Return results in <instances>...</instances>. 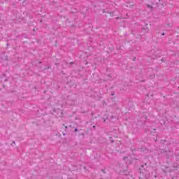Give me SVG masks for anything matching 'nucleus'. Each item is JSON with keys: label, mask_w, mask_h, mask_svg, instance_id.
Masks as SVG:
<instances>
[{"label": "nucleus", "mask_w": 179, "mask_h": 179, "mask_svg": "<svg viewBox=\"0 0 179 179\" xmlns=\"http://www.w3.org/2000/svg\"><path fill=\"white\" fill-rule=\"evenodd\" d=\"M159 2H160V0H153L152 3V5H159Z\"/></svg>", "instance_id": "3"}, {"label": "nucleus", "mask_w": 179, "mask_h": 179, "mask_svg": "<svg viewBox=\"0 0 179 179\" xmlns=\"http://www.w3.org/2000/svg\"><path fill=\"white\" fill-rule=\"evenodd\" d=\"M78 128H76L75 129H74V132H78Z\"/></svg>", "instance_id": "6"}, {"label": "nucleus", "mask_w": 179, "mask_h": 179, "mask_svg": "<svg viewBox=\"0 0 179 179\" xmlns=\"http://www.w3.org/2000/svg\"><path fill=\"white\" fill-rule=\"evenodd\" d=\"M141 1H143V0H141Z\"/></svg>", "instance_id": "14"}, {"label": "nucleus", "mask_w": 179, "mask_h": 179, "mask_svg": "<svg viewBox=\"0 0 179 179\" xmlns=\"http://www.w3.org/2000/svg\"><path fill=\"white\" fill-rule=\"evenodd\" d=\"M147 8H150V9H153V7L149 4L147 5Z\"/></svg>", "instance_id": "4"}, {"label": "nucleus", "mask_w": 179, "mask_h": 179, "mask_svg": "<svg viewBox=\"0 0 179 179\" xmlns=\"http://www.w3.org/2000/svg\"><path fill=\"white\" fill-rule=\"evenodd\" d=\"M13 145H16V142L14 141H13Z\"/></svg>", "instance_id": "9"}, {"label": "nucleus", "mask_w": 179, "mask_h": 179, "mask_svg": "<svg viewBox=\"0 0 179 179\" xmlns=\"http://www.w3.org/2000/svg\"><path fill=\"white\" fill-rule=\"evenodd\" d=\"M73 104H75V101H75V100H73Z\"/></svg>", "instance_id": "10"}, {"label": "nucleus", "mask_w": 179, "mask_h": 179, "mask_svg": "<svg viewBox=\"0 0 179 179\" xmlns=\"http://www.w3.org/2000/svg\"><path fill=\"white\" fill-rule=\"evenodd\" d=\"M174 170H178L179 169V159L176 160V162L173 164Z\"/></svg>", "instance_id": "2"}, {"label": "nucleus", "mask_w": 179, "mask_h": 179, "mask_svg": "<svg viewBox=\"0 0 179 179\" xmlns=\"http://www.w3.org/2000/svg\"><path fill=\"white\" fill-rule=\"evenodd\" d=\"M101 171H102V173H103L104 174H106V169H101Z\"/></svg>", "instance_id": "5"}, {"label": "nucleus", "mask_w": 179, "mask_h": 179, "mask_svg": "<svg viewBox=\"0 0 179 179\" xmlns=\"http://www.w3.org/2000/svg\"><path fill=\"white\" fill-rule=\"evenodd\" d=\"M122 90H125V89L122 88Z\"/></svg>", "instance_id": "12"}, {"label": "nucleus", "mask_w": 179, "mask_h": 179, "mask_svg": "<svg viewBox=\"0 0 179 179\" xmlns=\"http://www.w3.org/2000/svg\"><path fill=\"white\" fill-rule=\"evenodd\" d=\"M65 128H66V129H68V127H66Z\"/></svg>", "instance_id": "11"}, {"label": "nucleus", "mask_w": 179, "mask_h": 179, "mask_svg": "<svg viewBox=\"0 0 179 179\" xmlns=\"http://www.w3.org/2000/svg\"><path fill=\"white\" fill-rule=\"evenodd\" d=\"M115 94L114 92H111V96H114Z\"/></svg>", "instance_id": "8"}, {"label": "nucleus", "mask_w": 179, "mask_h": 179, "mask_svg": "<svg viewBox=\"0 0 179 179\" xmlns=\"http://www.w3.org/2000/svg\"><path fill=\"white\" fill-rule=\"evenodd\" d=\"M162 36H166V34H165L164 32H163V33L162 34Z\"/></svg>", "instance_id": "7"}, {"label": "nucleus", "mask_w": 179, "mask_h": 179, "mask_svg": "<svg viewBox=\"0 0 179 179\" xmlns=\"http://www.w3.org/2000/svg\"><path fill=\"white\" fill-rule=\"evenodd\" d=\"M162 62H163V59H162Z\"/></svg>", "instance_id": "13"}, {"label": "nucleus", "mask_w": 179, "mask_h": 179, "mask_svg": "<svg viewBox=\"0 0 179 179\" xmlns=\"http://www.w3.org/2000/svg\"><path fill=\"white\" fill-rule=\"evenodd\" d=\"M148 25V24H145V27H143L141 29V33H143V34H146V33H149V27H148L147 26Z\"/></svg>", "instance_id": "1"}]
</instances>
